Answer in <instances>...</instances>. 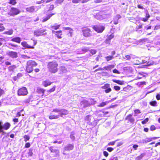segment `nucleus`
Returning <instances> with one entry per match:
<instances>
[{
    "label": "nucleus",
    "instance_id": "f257e3e1",
    "mask_svg": "<svg viewBox=\"0 0 160 160\" xmlns=\"http://www.w3.org/2000/svg\"><path fill=\"white\" fill-rule=\"evenodd\" d=\"M58 64L56 61H52L48 62L47 68L48 71L51 73H55L58 71Z\"/></svg>",
    "mask_w": 160,
    "mask_h": 160
},
{
    "label": "nucleus",
    "instance_id": "f03ea898",
    "mask_svg": "<svg viewBox=\"0 0 160 160\" xmlns=\"http://www.w3.org/2000/svg\"><path fill=\"white\" fill-rule=\"evenodd\" d=\"M37 65V63L34 61L29 60L27 62V65L25 70L28 73H30L32 72L33 70V67L36 66Z\"/></svg>",
    "mask_w": 160,
    "mask_h": 160
},
{
    "label": "nucleus",
    "instance_id": "7ed1b4c3",
    "mask_svg": "<svg viewBox=\"0 0 160 160\" xmlns=\"http://www.w3.org/2000/svg\"><path fill=\"white\" fill-rule=\"evenodd\" d=\"M54 114L49 116V118L50 119H56L60 117H63V115L65 114L64 113L61 111H53Z\"/></svg>",
    "mask_w": 160,
    "mask_h": 160
},
{
    "label": "nucleus",
    "instance_id": "20e7f679",
    "mask_svg": "<svg viewBox=\"0 0 160 160\" xmlns=\"http://www.w3.org/2000/svg\"><path fill=\"white\" fill-rule=\"evenodd\" d=\"M82 31L83 36L85 37H89L92 36V33L90 29L87 27L82 28Z\"/></svg>",
    "mask_w": 160,
    "mask_h": 160
},
{
    "label": "nucleus",
    "instance_id": "39448f33",
    "mask_svg": "<svg viewBox=\"0 0 160 160\" xmlns=\"http://www.w3.org/2000/svg\"><path fill=\"white\" fill-rule=\"evenodd\" d=\"M74 145L73 144L68 143L65 145L63 149L62 154L64 155L67 154V152H68L73 150Z\"/></svg>",
    "mask_w": 160,
    "mask_h": 160
},
{
    "label": "nucleus",
    "instance_id": "423d86ee",
    "mask_svg": "<svg viewBox=\"0 0 160 160\" xmlns=\"http://www.w3.org/2000/svg\"><path fill=\"white\" fill-rule=\"evenodd\" d=\"M46 31L45 29H42L41 28L34 31V35L36 37H38L41 36H45L47 34V32L43 33Z\"/></svg>",
    "mask_w": 160,
    "mask_h": 160
},
{
    "label": "nucleus",
    "instance_id": "0eeeda50",
    "mask_svg": "<svg viewBox=\"0 0 160 160\" xmlns=\"http://www.w3.org/2000/svg\"><path fill=\"white\" fill-rule=\"evenodd\" d=\"M28 94V91L27 88L23 87L19 89L18 91V95L19 96H25Z\"/></svg>",
    "mask_w": 160,
    "mask_h": 160
},
{
    "label": "nucleus",
    "instance_id": "6e6552de",
    "mask_svg": "<svg viewBox=\"0 0 160 160\" xmlns=\"http://www.w3.org/2000/svg\"><path fill=\"white\" fill-rule=\"evenodd\" d=\"M20 12V11L18 9L15 8H12L8 14L10 16H14Z\"/></svg>",
    "mask_w": 160,
    "mask_h": 160
},
{
    "label": "nucleus",
    "instance_id": "1a4fd4ad",
    "mask_svg": "<svg viewBox=\"0 0 160 160\" xmlns=\"http://www.w3.org/2000/svg\"><path fill=\"white\" fill-rule=\"evenodd\" d=\"M93 29L98 33H101L105 29V27L103 26L100 25H96L92 26Z\"/></svg>",
    "mask_w": 160,
    "mask_h": 160
},
{
    "label": "nucleus",
    "instance_id": "9d476101",
    "mask_svg": "<svg viewBox=\"0 0 160 160\" xmlns=\"http://www.w3.org/2000/svg\"><path fill=\"white\" fill-rule=\"evenodd\" d=\"M49 150L51 151V155L52 157H56L59 155V150L58 149H55L53 147H50Z\"/></svg>",
    "mask_w": 160,
    "mask_h": 160
},
{
    "label": "nucleus",
    "instance_id": "9b49d317",
    "mask_svg": "<svg viewBox=\"0 0 160 160\" xmlns=\"http://www.w3.org/2000/svg\"><path fill=\"white\" fill-rule=\"evenodd\" d=\"M148 58H146L145 59H142L141 61H139L138 64L141 63L145 64L146 66H150L153 64V62L147 60Z\"/></svg>",
    "mask_w": 160,
    "mask_h": 160
},
{
    "label": "nucleus",
    "instance_id": "f8f14e48",
    "mask_svg": "<svg viewBox=\"0 0 160 160\" xmlns=\"http://www.w3.org/2000/svg\"><path fill=\"white\" fill-rule=\"evenodd\" d=\"M80 104L82 108H84L90 105V103L88 101L86 100H83L82 101L80 102Z\"/></svg>",
    "mask_w": 160,
    "mask_h": 160
},
{
    "label": "nucleus",
    "instance_id": "ddd939ff",
    "mask_svg": "<svg viewBox=\"0 0 160 160\" xmlns=\"http://www.w3.org/2000/svg\"><path fill=\"white\" fill-rule=\"evenodd\" d=\"M116 98H113L111 100H109L108 101H106L104 102H102V103H100L99 104L97 105V106L98 107H102L105 106L107 104H108L109 103L111 102L112 101H113L114 100L116 99Z\"/></svg>",
    "mask_w": 160,
    "mask_h": 160
},
{
    "label": "nucleus",
    "instance_id": "4468645a",
    "mask_svg": "<svg viewBox=\"0 0 160 160\" xmlns=\"http://www.w3.org/2000/svg\"><path fill=\"white\" fill-rule=\"evenodd\" d=\"M7 55L12 58H16L18 57L17 53L13 51H9L7 53Z\"/></svg>",
    "mask_w": 160,
    "mask_h": 160
},
{
    "label": "nucleus",
    "instance_id": "2eb2a0df",
    "mask_svg": "<svg viewBox=\"0 0 160 160\" xmlns=\"http://www.w3.org/2000/svg\"><path fill=\"white\" fill-rule=\"evenodd\" d=\"M26 10L27 12H32L34 11H37V9L36 7L31 6L26 8Z\"/></svg>",
    "mask_w": 160,
    "mask_h": 160
},
{
    "label": "nucleus",
    "instance_id": "dca6fc26",
    "mask_svg": "<svg viewBox=\"0 0 160 160\" xmlns=\"http://www.w3.org/2000/svg\"><path fill=\"white\" fill-rule=\"evenodd\" d=\"M94 17L99 20H101L105 19L106 18L105 15H102L99 14H97L96 15H95Z\"/></svg>",
    "mask_w": 160,
    "mask_h": 160
},
{
    "label": "nucleus",
    "instance_id": "f3484780",
    "mask_svg": "<svg viewBox=\"0 0 160 160\" xmlns=\"http://www.w3.org/2000/svg\"><path fill=\"white\" fill-rule=\"evenodd\" d=\"M21 45L25 48H34V47L28 45L26 42H23L21 43Z\"/></svg>",
    "mask_w": 160,
    "mask_h": 160
},
{
    "label": "nucleus",
    "instance_id": "a211bd4d",
    "mask_svg": "<svg viewBox=\"0 0 160 160\" xmlns=\"http://www.w3.org/2000/svg\"><path fill=\"white\" fill-rule=\"evenodd\" d=\"M67 72V69L64 66H62L59 68V74H63Z\"/></svg>",
    "mask_w": 160,
    "mask_h": 160
},
{
    "label": "nucleus",
    "instance_id": "6ab92c4d",
    "mask_svg": "<svg viewBox=\"0 0 160 160\" xmlns=\"http://www.w3.org/2000/svg\"><path fill=\"white\" fill-rule=\"evenodd\" d=\"M11 41L14 42L18 43H20L21 41V38L18 37H16L12 38L11 40Z\"/></svg>",
    "mask_w": 160,
    "mask_h": 160
},
{
    "label": "nucleus",
    "instance_id": "aec40b11",
    "mask_svg": "<svg viewBox=\"0 0 160 160\" xmlns=\"http://www.w3.org/2000/svg\"><path fill=\"white\" fill-rule=\"evenodd\" d=\"M52 82L49 81H44L42 82V85L45 87L50 85Z\"/></svg>",
    "mask_w": 160,
    "mask_h": 160
},
{
    "label": "nucleus",
    "instance_id": "412c9836",
    "mask_svg": "<svg viewBox=\"0 0 160 160\" xmlns=\"http://www.w3.org/2000/svg\"><path fill=\"white\" fill-rule=\"evenodd\" d=\"M115 66L113 65H111L108 66H105L103 68L104 69H105L107 70L110 71L111 70V69L112 68H113Z\"/></svg>",
    "mask_w": 160,
    "mask_h": 160
},
{
    "label": "nucleus",
    "instance_id": "4be33fe9",
    "mask_svg": "<svg viewBox=\"0 0 160 160\" xmlns=\"http://www.w3.org/2000/svg\"><path fill=\"white\" fill-rule=\"evenodd\" d=\"M54 14V13H52L51 14H50L47 15L46 18H43L42 20V22H45L48 20Z\"/></svg>",
    "mask_w": 160,
    "mask_h": 160
},
{
    "label": "nucleus",
    "instance_id": "5701e85b",
    "mask_svg": "<svg viewBox=\"0 0 160 160\" xmlns=\"http://www.w3.org/2000/svg\"><path fill=\"white\" fill-rule=\"evenodd\" d=\"M126 118L128 119L129 121L131 123L133 122L134 121V119L132 117V115L131 114H129L128 115Z\"/></svg>",
    "mask_w": 160,
    "mask_h": 160
},
{
    "label": "nucleus",
    "instance_id": "b1692460",
    "mask_svg": "<svg viewBox=\"0 0 160 160\" xmlns=\"http://www.w3.org/2000/svg\"><path fill=\"white\" fill-rule=\"evenodd\" d=\"M152 141V138H146L144 139H142L141 141V143H145L149 142Z\"/></svg>",
    "mask_w": 160,
    "mask_h": 160
},
{
    "label": "nucleus",
    "instance_id": "393cba45",
    "mask_svg": "<svg viewBox=\"0 0 160 160\" xmlns=\"http://www.w3.org/2000/svg\"><path fill=\"white\" fill-rule=\"evenodd\" d=\"M60 26V24L57 25V23H55L53 25H51L50 26V28L55 30H57L59 28Z\"/></svg>",
    "mask_w": 160,
    "mask_h": 160
},
{
    "label": "nucleus",
    "instance_id": "a878e982",
    "mask_svg": "<svg viewBox=\"0 0 160 160\" xmlns=\"http://www.w3.org/2000/svg\"><path fill=\"white\" fill-rule=\"evenodd\" d=\"M145 155V154L144 153H142L140 156L136 157L135 158V160H141Z\"/></svg>",
    "mask_w": 160,
    "mask_h": 160
},
{
    "label": "nucleus",
    "instance_id": "bb28decb",
    "mask_svg": "<svg viewBox=\"0 0 160 160\" xmlns=\"http://www.w3.org/2000/svg\"><path fill=\"white\" fill-rule=\"evenodd\" d=\"M16 68V66L15 65H12L8 67V69L9 71L11 72L13 71Z\"/></svg>",
    "mask_w": 160,
    "mask_h": 160
},
{
    "label": "nucleus",
    "instance_id": "cd10ccee",
    "mask_svg": "<svg viewBox=\"0 0 160 160\" xmlns=\"http://www.w3.org/2000/svg\"><path fill=\"white\" fill-rule=\"evenodd\" d=\"M45 90L42 88H38V92L39 93H41L42 94V96L44 95V92Z\"/></svg>",
    "mask_w": 160,
    "mask_h": 160
},
{
    "label": "nucleus",
    "instance_id": "c85d7f7f",
    "mask_svg": "<svg viewBox=\"0 0 160 160\" xmlns=\"http://www.w3.org/2000/svg\"><path fill=\"white\" fill-rule=\"evenodd\" d=\"M148 38H143L141 39H140L138 41V42L139 43H144L145 42H148Z\"/></svg>",
    "mask_w": 160,
    "mask_h": 160
},
{
    "label": "nucleus",
    "instance_id": "c756f323",
    "mask_svg": "<svg viewBox=\"0 0 160 160\" xmlns=\"http://www.w3.org/2000/svg\"><path fill=\"white\" fill-rule=\"evenodd\" d=\"M92 117L91 115H87L85 118V120L86 121H87L88 122H90Z\"/></svg>",
    "mask_w": 160,
    "mask_h": 160
},
{
    "label": "nucleus",
    "instance_id": "7c9ffc66",
    "mask_svg": "<svg viewBox=\"0 0 160 160\" xmlns=\"http://www.w3.org/2000/svg\"><path fill=\"white\" fill-rule=\"evenodd\" d=\"M114 58L113 56H107L105 57V58L107 61H109Z\"/></svg>",
    "mask_w": 160,
    "mask_h": 160
},
{
    "label": "nucleus",
    "instance_id": "2f4dec72",
    "mask_svg": "<svg viewBox=\"0 0 160 160\" xmlns=\"http://www.w3.org/2000/svg\"><path fill=\"white\" fill-rule=\"evenodd\" d=\"M13 30L12 29L9 30L8 31H5L3 32V34L8 35H12L13 33Z\"/></svg>",
    "mask_w": 160,
    "mask_h": 160
},
{
    "label": "nucleus",
    "instance_id": "473e14b6",
    "mask_svg": "<svg viewBox=\"0 0 160 160\" xmlns=\"http://www.w3.org/2000/svg\"><path fill=\"white\" fill-rule=\"evenodd\" d=\"M88 101L90 103L91 105H93L96 102V101L94 99H90Z\"/></svg>",
    "mask_w": 160,
    "mask_h": 160
},
{
    "label": "nucleus",
    "instance_id": "72a5a7b5",
    "mask_svg": "<svg viewBox=\"0 0 160 160\" xmlns=\"http://www.w3.org/2000/svg\"><path fill=\"white\" fill-rule=\"evenodd\" d=\"M89 51L90 53L92 54V55H90L91 56L92 55L95 54L97 52V51L96 50L94 49H92L89 50Z\"/></svg>",
    "mask_w": 160,
    "mask_h": 160
},
{
    "label": "nucleus",
    "instance_id": "f704fd0d",
    "mask_svg": "<svg viewBox=\"0 0 160 160\" xmlns=\"http://www.w3.org/2000/svg\"><path fill=\"white\" fill-rule=\"evenodd\" d=\"M112 81L120 85L123 84V82L119 80H117L115 79H113Z\"/></svg>",
    "mask_w": 160,
    "mask_h": 160
},
{
    "label": "nucleus",
    "instance_id": "c9c22d12",
    "mask_svg": "<svg viewBox=\"0 0 160 160\" xmlns=\"http://www.w3.org/2000/svg\"><path fill=\"white\" fill-rule=\"evenodd\" d=\"M32 151L33 149L32 148H30L28 150V156H32Z\"/></svg>",
    "mask_w": 160,
    "mask_h": 160
},
{
    "label": "nucleus",
    "instance_id": "e433bc0d",
    "mask_svg": "<svg viewBox=\"0 0 160 160\" xmlns=\"http://www.w3.org/2000/svg\"><path fill=\"white\" fill-rule=\"evenodd\" d=\"M157 103V102L156 101H153L150 102V105L153 106H156Z\"/></svg>",
    "mask_w": 160,
    "mask_h": 160
},
{
    "label": "nucleus",
    "instance_id": "4c0bfd02",
    "mask_svg": "<svg viewBox=\"0 0 160 160\" xmlns=\"http://www.w3.org/2000/svg\"><path fill=\"white\" fill-rule=\"evenodd\" d=\"M110 87V85L109 84L106 83L104 84V86H102V88L103 89H106Z\"/></svg>",
    "mask_w": 160,
    "mask_h": 160
},
{
    "label": "nucleus",
    "instance_id": "58836bf2",
    "mask_svg": "<svg viewBox=\"0 0 160 160\" xmlns=\"http://www.w3.org/2000/svg\"><path fill=\"white\" fill-rule=\"evenodd\" d=\"M24 141L25 142H26L27 141H28L30 138V137L29 136L26 135H25L24 136Z\"/></svg>",
    "mask_w": 160,
    "mask_h": 160
},
{
    "label": "nucleus",
    "instance_id": "ea45409f",
    "mask_svg": "<svg viewBox=\"0 0 160 160\" xmlns=\"http://www.w3.org/2000/svg\"><path fill=\"white\" fill-rule=\"evenodd\" d=\"M82 51L84 52H87L88 51H89V48L86 47L83 48L82 49Z\"/></svg>",
    "mask_w": 160,
    "mask_h": 160
},
{
    "label": "nucleus",
    "instance_id": "a19ab883",
    "mask_svg": "<svg viewBox=\"0 0 160 160\" xmlns=\"http://www.w3.org/2000/svg\"><path fill=\"white\" fill-rule=\"evenodd\" d=\"M132 54H131L130 55H127L125 56L126 58V60H130L131 58H133L132 56H133Z\"/></svg>",
    "mask_w": 160,
    "mask_h": 160
},
{
    "label": "nucleus",
    "instance_id": "79ce46f5",
    "mask_svg": "<svg viewBox=\"0 0 160 160\" xmlns=\"http://www.w3.org/2000/svg\"><path fill=\"white\" fill-rule=\"evenodd\" d=\"M5 29V28L2 24H0V31H2Z\"/></svg>",
    "mask_w": 160,
    "mask_h": 160
},
{
    "label": "nucleus",
    "instance_id": "37998d69",
    "mask_svg": "<svg viewBox=\"0 0 160 160\" xmlns=\"http://www.w3.org/2000/svg\"><path fill=\"white\" fill-rule=\"evenodd\" d=\"M148 120L149 119L148 118H146L142 122V124H145L148 121Z\"/></svg>",
    "mask_w": 160,
    "mask_h": 160
},
{
    "label": "nucleus",
    "instance_id": "c03bdc74",
    "mask_svg": "<svg viewBox=\"0 0 160 160\" xmlns=\"http://www.w3.org/2000/svg\"><path fill=\"white\" fill-rule=\"evenodd\" d=\"M111 91V89L110 87L105 89V92L107 93H109Z\"/></svg>",
    "mask_w": 160,
    "mask_h": 160
},
{
    "label": "nucleus",
    "instance_id": "a18cd8bd",
    "mask_svg": "<svg viewBox=\"0 0 160 160\" xmlns=\"http://www.w3.org/2000/svg\"><path fill=\"white\" fill-rule=\"evenodd\" d=\"M64 0H57L56 1V3L58 4H61V3L63 2Z\"/></svg>",
    "mask_w": 160,
    "mask_h": 160
},
{
    "label": "nucleus",
    "instance_id": "49530a36",
    "mask_svg": "<svg viewBox=\"0 0 160 160\" xmlns=\"http://www.w3.org/2000/svg\"><path fill=\"white\" fill-rule=\"evenodd\" d=\"M156 129V128L154 125H152L150 127V130L151 131H153L155 130Z\"/></svg>",
    "mask_w": 160,
    "mask_h": 160
},
{
    "label": "nucleus",
    "instance_id": "de8ad7c7",
    "mask_svg": "<svg viewBox=\"0 0 160 160\" xmlns=\"http://www.w3.org/2000/svg\"><path fill=\"white\" fill-rule=\"evenodd\" d=\"M9 3L11 4L14 5L16 3V0H10Z\"/></svg>",
    "mask_w": 160,
    "mask_h": 160
},
{
    "label": "nucleus",
    "instance_id": "09e8293b",
    "mask_svg": "<svg viewBox=\"0 0 160 160\" xmlns=\"http://www.w3.org/2000/svg\"><path fill=\"white\" fill-rule=\"evenodd\" d=\"M81 2V0H72V2L73 3H77Z\"/></svg>",
    "mask_w": 160,
    "mask_h": 160
},
{
    "label": "nucleus",
    "instance_id": "8fccbe9b",
    "mask_svg": "<svg viewBox=\"0 0 160 160\" xmlns=\"http://www.w3.org/2000/svg\"><path fill=\"white\" fill-rule=\"evenodd\" d=\"M105 43L107 44H110L111 42V40L108 38H107L105 41Z\"/></svg>",
    "mask_w": 160,
    "mask_h": 160
},
{
    "label": "nucleus",
    "instance_id": "3c124183",
    "mask_svg": "<svg viewBox=\"0 0 160 160\" xmlns=\"http://www.w3.org/2000/svg\"><path fill=\"white\" fill-rule=\"evenodd\" d=\"M114 89L116 91H119L120 89V88L119 86H115L114 87Z\"/></svg>",
    "mask_w": 160,
    "mask_h": 160
},
{
    "label": "nucleus",
    "instance_id": "603ef678",
    "mask_svg": "<svg viewBox=\"0 0 160 160\" xmlns=\"http://www.w3.org/2000/svg\"><path fill=\"white\" fill-rule=\"evenodd\" d=\"M114 37V35L112 33L107 38L111 40V39L113 38Z\"/></svg>",
    "mask_w": 160,
    "mask_h": 160
},
{
    "label": "nucleus",
    "instance_id": "864d4df0",
    "mask_svg": "<svg viewBox=\"0 0 160 160\" xmlns=\"http://www.w3.org/2000/svg\"><path fill=\"white\" fill-rule=\"evenodd\" d=\"M55 86H54L51 89H50L49 90H48V92H52L54 91L55 90Z\"/></svg>",
    "mask_w": 160,
    "mask_h": 160
},
{
    "label": "nucleus",
    "instance_id": "5fc2aeb1",
    "mask_svg": "<svg viewBox=\"0 0 160 160\" xmlns=\"http://www.w3.org/2000/svg\"><path fill=\"white\" fill-rule=\"evenodd\" d=\"M57 32L59 33L60 34V35H62V32L61 31H55L54 30L52 31V33L54 34H55V33H56Z\"/></svg>",
    "mask_w": 160,
    "mask_h": 160
},
{
    "label": "nucleus",
    "instance_id": "6e6d98bb",
    "mask_svg": "<svg viewBox=\"0 0 160 160\" xmlns=\"http://www.w3.org/2000/svg\"><path fill=\"white\" fill-rule=\"evenodd\" d=\"M73 31V30L72 29H70V30L69 31V33L68 34V35H69V34L70 36L72 37Z\"/></svg>",
    "mask_w": 160,
    "mask_h": 160
},
{
    "label": "nucleus",
    "instance_id": "4d7b16f0",
    "mask_svg": "<svg viewBox=\"0 0 160 160\" xmlns=\"http://www.w3.org/2000/svg\"><path fill=\"white\" fill-rule=\"evenodd\" d=\"M114 149L112 148L109 147L107 148V150L109 152H111Z\"/></svg>",
    "mask_w": 160,
    "mask_h": 160
},
{
    "label": "nucleus",
    "instance_id": "13d9d810",
    "mask_svg": "<svg viewBox=\"0 0 160 160\" xmlns=\"http://www.w3.org/2000/svg\"><path fill=\"white\" fill-rule=\"evenodd\" d=\"M121 18V16L119 14L117 15L116 16L115 18V19L116 20H118L120 18Z\"/></svg>",
    "mask_w": 160,
    "mask_h": 160
},
{
    "label": "nucleus",
    "instance_id": "bf43d9fd",
    "mask_svg": "<svg viewBox=\"0 0 160 160\" xmlns=\"http://www.w3.org/2000/svg\"><path fill=\"white\" fill-rule=\"evenodd\" d=\"M151 26H150L147 25L144 28L146 30H148V29H151Z\"/></svg>",
    "mask_w": 160,
    "mask_h": 160
},
{
    "label": "nucleus",
    "instance_id": "052dcab7",
    "mask_svg": "<svg viewBox=\"0 0 160 160\" xmlns=\"http://www.w3.org/2000/svg\"><path fill=\"white\" fill-rule=\"evenodd\" d=\"M103 154L106 157H107L108 155V153L106 151H103Z\"/></svg>",
    "mask_w": 160,
    "mask_h": 160
},
{
    "label": "nucleus",
    "instance_id": "680f3d73",
    "mask_svg": "<svg viewBox=\"0 0 160 160\" xmlns=\"http://www.w3.org/2000/svg\"><path fill=\"white\" fill-rule=\"evenodd\" d=\"M112 72L114 73H117V74H120V72L116 69H114L113 70Z\"/></svg>",
    "mask_w": 160,
    "mask_h": 160
},
{
    "label": "nucleus",
    "instance_id": "e2e57ef3",
    "mask_svg": "<svg viewBox=\"0 0 160 160\" xmlns=\"http://www.w3.org/2000/svg\"><path fill=\"white\" fill-rule=\"evenodd\" d=\"M30 146V143L29 142L26 143L25 144V147L26 148H28Z\"/></svg>",
    "mask_w": 160,
    "mask_h": 160
},
{
    "label": "nucleus",
    "instance_id": "0e129e2a",
    "mask_svg": "<svg viewBox=\"0 0 160 160\" xmlns=\"http://www.w3.org/2000/svg\"><path fill=\"white\" fill-rule=\"evenodd\" d=\"M4 90L0 88V97L3 94Z\"/></svg>",
    "mask_w": 160,
    "mask_h": 160
},
{
    "label": "nucleus",
    "instance_id": "69168bd1",
    "mask_svg": "<svg viewBox=\"0 0 160 160\" xmlns=\"http://www.w3.org/2000/svg\"><path fill=\"white\" fill-rule=\"evenodd\" d=\"M115 143V141L110 142L108 144V146H112Z\"/></svg>",
    "mask_w": 160,
    "mask_h": 160
},
{
    "label": "nucleus",
    "instance_id": "338daca9",
    "mask_svg": "<svg viewBox=\"0 0 160 160\" xmlns=\"http://www.w3.org/2000/svg\"><path fill=\"white\" fill-rule=\"evenodd\" d=\"M57 34H55V35L57 36V37H58V38H61L62 37L61 36V35H60V34L59 32L56 33Z\"/></svg>",
    "mask_w": 160,
    "mask_h": 160
},
{
    "label": "nucleus",
    "instance_id": "774afa93",
    "mask_svg": "<svg viewBox=\"0 0 160 160\" xmlns=\"http://www.w3.org/2000/svg\"><path fill=\"white\" fill-rule=\"evenodd\" d=\"M5 65H7V66H8V65H11V63L10 62H8V61L5 62Z\"/></svg>",
    "mask_w": 160,
    "mask_h": 160
}]
</instances>
